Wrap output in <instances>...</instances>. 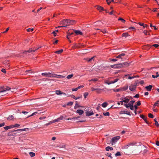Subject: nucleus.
Wrapping results in <instances>:
<instances>
[{"label":"nucleus","instance_id":"obj_1","mask_svg":"<svg viewBox=\"0 0 159 159\" xmlns=\"http://www.w3.org/2000/svg\"><path fill=\"white\" fill-rule=\"evenodd\" d=\"M43 75L45 76L46 77H52L57 78H65V76L61 75H57L53 73H42Z\"/></svg>","mask_w":159,"mask_h":159},{"label":"nucleus","instance_id":"obj_2","mask_svg":"<svg viewBox=\"0 0 159 159\" xmlns=\"http://www.w3.org/2000/svg\"><path fill=\"white\" fill-rule=\"evenodd\" d=\"M129 63L127 62L118 64L116 65H114L111 66V67L114 68H120L122 67H126L128 66Z\"/></svg>","mask_w":159,"mask_h":159},{"label":"nucleus","instance_id":"obj_3","mask_svg":"<svg viewBox=\"0 0 159 159\" xmlns=\"http://www.w3.org/2000/svg\"><path fill=\"white\" fill-rule=\"evenodd\" d=\"M60 24L62 25L63 27H66L67 26L69 25L68 19L64 20L60 22Z\"/></svg>","mask_w":159,"mask_h":159},{"label":"nucleus","instance_id":"obj_4","mask_svg":"<svg viewBox=\"0 0 159 159\" xmlns=\"http://www.w3.org/2000/svg\"><path fill=\"white\" fill-rule=\"evenodd\" d=\"M11 89L7 86H3L0 87V93L5 92L7 90H9Z\"/></svg>","mask_w":159,"mask_h":159},{"label":"nucleus","instance_id":"obj_5","mask_svg":"<svg viewBox=\"0 0 159 159\" xmlns=\"http://www.w3.org/2000/svg\"><path fill=\"white\" fill-rule=\"evenodd\" d=\"M120 137L117 136L113 137L111 139V143L113 145L114 144H115L116 142L120 139Z\"/></svg>","mask_w":159,"mask_h":159},{"label":"nucleus","instance_id":"obj_6","mask_svg":"<svg viewBox=\"0 0 159 159\" xmlns=\"http://www.w3.org/2000/svg\"><path fill=\"white\" fill-rule=\"evenodd\" d=\"M136 142H131L130 143H128L126 145H125L123 146L122 148L123 149H128L129 146L132 145L134 146L136 145Z\"/></svg>","mask_w":159,"mask_h":159},{"label":"nucleus","instance_id":"obj_7","mask_svg":"<svg viewBox=\"0 0 159 159\" xmlns=\"http://www.w3.org/2000/svg\"><path fill=\"white\" fill-rule=\"evenodd\" d=\"M36 51V50L32 49V48H30L29 50L27 51H25L23 52V53L27 54V53H30L32 52H35Z\"/></svg>","mask_w":159,"mask_h":159},{"label":"nucleus","instance_id":"obj_8","mask_svg":"<svg viewBox=\"0 0 159 159\" xmlns=\"http://www.w3.org/2000/svg\"><path fill=\"white\" fill-rule=\"evenodd\" d=\"M136 87L133 84H131L129 88V90L131 91H134L135 90Z\"/></svg>","mask_w":159,"mask_h":159},{"label":"nucleus","instance_id":"obj_9","mask_svg":"<svg viewBox=\"0 0 159 159\" xmlns=\"http://www.w3.org/2000/svg\"><path fill=\"white\" fill-rule=\"evenodd\" d=\"M129 99L128 98H124V100L123 101H120V102H121V104H123V102H124L125 103H127L129 102Z\"/></svg>","mask_w":159,"mask_h":159},{"label":"nucleus","instance_id":"obj_10","mask_svg":"<svg viewBox=\"0 0 159 159\" xmlns=\"http://www.w3.org/2000/svg\"><path fill=\"white\" fill-rule=\"evenodd\" d=\"M56 93L57 95H59L61 94H64L66 95V94L65 93L61 92L60 90H57L56 91Z\"/></svg>","mask_w":159,"mask_h":159},{"label":"nucleus","instance_id":"obj_11","mask_svg":"<svg viewBox=\"0 0 159 159\" xmlns=\"http://www.w3.org/2000/svg\"><path fill=\"white\" fill-rule=\"evenodd\" d=\"M9 61L7 60H6L5 61H4L3 63L6 66H7V68H8L9 67L10 65L9 64Z\"/></svg>","mask_w":159,"mask_h":159},{"label":"nucleus","instance_id":"obj_12","mask_svg":"<svg viewBox=\"0 0 159 159\" xmlns=\"http://www.w3.org/2000/svg\"><path fill=\"white\" fill-rule=\"evenodd\" d=\"M120 114H126L127 115L130 116L131 115L130 112L127 111H121L120 113Z\"/></svg>","mask_w":159,"mask_h":159},{"label":"nucleus","instance_id":"obj_13","mask_svg":"<svg viewBox=\"0 0 159 159\" xmlns=\"http://www.w3.org/2000/svg\"><path fill=\"white\" fill-rule=\"evenodd\" d=\"M72 48L74 49L76 48H81V47L80 46L79 44H77L75 43L74 44Z\"/></svg>","mask_w":159,"mask_h":159},{"label":"nucleus","instance_id":"obj_14","mask_svg":"<svg viewBox=\"0 0 159 159\" xmlns=\"http://www.w3.org/2000/svg\"><path fill=\"white\" fill-rule=\"evenodd\" d=\"M140 117L141 118L143 119L145 121V122L147 124H148V122L147 120V118L143 115H140Z\"/></svg>","mask_w":159,"mask_h":159},{"label":"nucleus","instance_id":"obj_15","mask_svg":"<svg viewBox=\"0 0 159 159\" xmlns=\"http://www.w3.org/2000/svg\"><path fill=\"white\" fill-rule=\"evenodd\" d=\"M74 31L77 35H78L79 34L82 35L83 34L82 32L79 30H74Z\"/></svg>","mask_w":159,"mask_h":159},{"label":"nucleus","instance_id":"obj_16","mask_svg":"<svg viewBox=\"0 0 159 159\" xmlns=\"http://www.w3.org/2000/svg\"><path fill=\"white\" fill-rule=\"evenodd\" d=\"M86 115L87 116H89L92 115H93L94 113L93 111H87L86 112Z\"/></svg>","mask_w":159,"mask_h":159},{"label":"nucleus","instance_id":"obj_17","mask_svg":"<svg viewBox=\"0 0 159 159\" xmlns=\"http://www.w3.org/2000/svg\"><path fill=\"white\" fill-rule=\"evenodd\" d=\"M96 7H97V8L98 10L99 11H102L104 10L103 8L100 6H97Z\"/></svg>","mask_w":159,"mask_h":159},{"label":"nucleus","instance_id":"obj_18","mask_svg":"<svg viewBox=\"0 0 159 159\" xmlns=\"http://www.w3.org/2000/svg\"><path fill=\"white\" fill-rule=\"evenodd\" d=\"M68 20L69 25H73L76 22L74 20H70L69 19H68Z\"/></svg>","mask_w":159,"mask_h":159},{"label":"nucleus","instance_id":"obj_19","mask_svg":"<svg viewBox=\"0 0 159 159\" xmlns=\"http://www.w3.org/2000/svg\"><path fill=\"white\" fill-rule=\"evenodd\" d=\"M76 112L78 113L80 115H81L83 114L84 112L82 110L78 109L77 110Z\"/></svg>","mask_w":159,"mask_h":159},{"label":"nucleus","instance_id":"obj_20","mask_svg":"<svg viewBox=\"0 0 159 159\" xmlns=\"http://www.w3.org/2000/svg\"><path fill=\"white\" fill-rule=\"evenodd\" d=\"M70 97L73 99H75V100H77L78 99H80V98H81L82 97V96H81L80 97H76L74 95H70Z\"/></svg>","mask_w":159,"mask_h":159},{"label":"nucleus","instance_id":"obj_21","mask_svg":"<svg viewBox=\"0 0 159 159\" xmlns=\"http://www.w3.org/2000/svg\"><path fill=\"white\" fill-rule=\"evenodd\" d=\"M152 87V85H149L148 86H147L145 87L146 89H147V90L148 91H150L151 90V89Z\"/></svg>","mask_w":159,"mask_h":159},{"label":"nucleus","instance_id":"obj_22","mask_svg":"<svg viewBox=\"0 0 159 159\" xmlns=\"http://www.w3.org/2000/svg\"><path fill=\"white\" fill-rule=\"evenodd\" d=\"M13 128V125H11L10 126H8L4 127V129H5V130H8L9 129H11L12 128Z\"/></svg>","mask_w":159,"mask_h":159},{"label":"nucleus","instance_id":"obj_23","mask_svg":"<svg viewBox=\"0 0 159 159\" xmlns=\"http://www.w3.org/2000/svg\"><path fill=\"white\" fill-rule=\"evenodd\" d=\"M150 48V46L149 45H147L143 46V49H148Z\"/></svg>","mask_w":159,"mask_h":159},{"label":"nucleus","instance_id":"obj_24","mask_svg":"<svg viewBox=\"0 0 159 159\" xmlns=\"http://www.w3.org/2000/svg\"><path fill=\"white\" fill-rule=\"evenodd\" d=\"M26 129H18L17 130H14L13 131H12V132H16V131H25Z\"/></svg>","mask_w":159,"mask_h":159},{"label":"nucleus","instance_id":"obj_25","mask_svg":"<svg viewBox=\"0 0 159 159\" xmlns=\"http://www.w3.org/2000/svg\"><path fill=\"white\" fill-rule=\"evenodd\" d=\"M63 50L61 49L55 52L54 53L57 54H59L62 53L63 52Z\"/></svg>","mask_w":159,"mask_h":159},{"label":"nucleus","instance_id":"obj_26","mask_svg":"<svg viewBox=\"0 0 159 159\" xmlns=\"http://www.w3.org/2000/svg\"><path fill=\"white\" fill-rule=\"evenodd\" d=\"M154 121L155 122V125L157 126V127H159V124L158 123L156 119L155 118L154 119Z\"/></svg>","mask_w":159,"mask_h":159},{"label":"nucleus","instance_id":"obj_27","mask_svg":"<svg viewBox=\"0 0 159 159\" xmlns=\"http://www.w3.org/2000/svg\"><path fill=\"white\" fill-rule=\"evenodd\" d=\"M108 103L107 102H104L102 104V106L103 107H106Z\"/></svg>","mask_w":159,"mask_h":159},{"label":"nucleus","instance_id":"obj_28","mask_svg":"<svg viewBox=\"0 0 159 159\" xmlns=\"http://www.w3.org/2000/svg\"><path fill=\"white\" fill-rule=\"evenodd\" d=\"M129 36L128 33H123L122 35V37H127Z\"/></svg>","mask_w":159,"mask_h":159},{"label":"nucleus","instance_id":"obj_29","mask_svg":"<svg viewBox=\"0 0 159 159\" xmlns=\"http://www.w3.org/2000/svg\"><path fill=\"white\" fill-rule=\"evenodd\" d=\"M116 58H119V59H122V60H123V59H125V58L124 57H122L120 55V54L118 55L117 56H116Z\"/></svg>","mask_w":159,"mask_h":159},{"label":"nucleus","instance_id":"obj_30","mask_svg":"<svg viewBox=\"0 0 159 159\" xmlns=\"http://www.w3.org/2000/svg\"><path fill=\"white\" fill-rule=\"evenodd\" d=\"M158 104H159V100L157 101L153 105V107H155L156 106H158Z\"/></svg>","mask_w":159,"mask_h":159},{"label":"nucleus","instance_id":"obj_31","mask_svg":"<svg viewBox=\"0 0 159 159\" xmlns=\"http://www.w3.org/2000/svg\"><path fill=\"white\" fill-rule=\"evenodd\" d=\"M105 155L107 156H108V157H110V158H111V159H112V157L111 156V153H107L105 154Z\"/></svg>","mask_w":159,"mask_h":159},{"label":"nucleus","instance_id":"obj_32","mask_svg":"<svg viewBox=\"0 0 159 159\" xmlns=\"http://www.w3.org/2000/svg\"><path fill=\"white\" fill-rule=\"evenodd\" d=\"M96 92H97V93H100V91L101 90H103V89H98V88H97V89H96Z\"/></svg>","mask_w":159,"mask_h":159},{"label":"nucleus","instance_id":"obj_33","mask_svg":"<svg viewBox=\"0 0 159 159\" xmlns=\"http://www.w3.org/2000/svg\"><path fill=\"white\" fill-rule=\"evenodd\" d=\"M29 154L30 156L31 157H33L35 155V153L32 152H30L29 153Z\"/></svg>","mask_w":159,"mask_h":159},{"label":"nucleus","instance_id":"obj_34","mask_svg":"<svg viewBox=\"0 0 159 159\" xmlns=\"http://www.w3.org/2000/svg\"><path fill=\"white\" fill-rule=\"evenodd\" d=\"M139 24L140 26H143V27H148V26L146 25H145L143 23H141L139 22L138 23Z\"/></svg>","mask_w":159,"mask_h":159},{"label":"nucleus","instance_id":"obj_35","mask_svg":"<svg viewBox=\"0 0 159 159\" xmlns=\"http://www.w3.org/2000/svg\"><path fill=\"white\" fill-rule=\"evenodd\" d=\"M37 112H35L33 113L31 115H30V116H28L26 118H29V117H30V116H33L34 115H35L37 114Z\"/></svg>","mask_w":159,"mask_h":159},{"label":"nucleus","instance_id":"obj_36","mask_svg":"<svg viewBox=\"0 0 159 159\" xmlns=\"http://www.w3.org/2000/svg\"><path fill=\"white\" fill-rule=\"evenodd\" d=\"M13 116H9V117L7 118V119L9 120H13Z\"/></svg>","mask_w":159,"mask_h":159},{"label":"nucleus","instance_id":"obj_37","mask_svg":"<svg viewBox=\"0 0 159 159\" xmlns=\"http://www.w3.org/2000/svg\"><path fill=\"white\" fill-rule=\"evenodd\" d=\"M73 76V74H72L68 75L67 76L66 78L68 79H70Z\"/></svg>","mask_w":159,"mask_h":159},{"label":"nucleus","instance_id":"obj_38","mask_svg":"<svg viewBox=\"0 0 159 159\" xmlns=\"http://www.w3.org/2000/svg\"><path fill=\"white\" fill-rule=\"evenodd\" d=\"M130 103H129L128 104H124V106L126 108L129 107L130 106Z\"/></svg>","mask_w":159,"mask_h":159},{"label":"nucleus","instance_id":"obj_39","mask_svg":"<svg viewBox=\"0 0 159 159\" xmlns=\"http://www.w3.org/2000/svg\"><path fill=\"white\" fill-rule=\"evenodd\" d=\"M28 72L29 73H34V72L32 70H26L25 71V72Z\"/></svg>","mask_w":159,"mask_h":159},{"label":"nucleus","instance_id":"obj_40","mask_svg":"<svg viewBox=\"0 0 159 159\" xmlns=\"http://www.w3.org/2000/svg\"><path fill=\"white\" fill-rule=\"evenodd\" d=\"M103 115L105 116H108L110 115V114L109 112H107L106 113H103Z\"/></svg>","mask_w":159,"mask_h":159},{"label":"nucleus","instance_id":"obj_41","mask_svg":"<svg viewBox=\"0 0 159 159\" xmlns=\"http://www.w3.org/2000/svg\"><path fill=\"white\" fill-rule=\"evenodd\" d=\"M118 20H121L122 22L123 23H125V20L121 18H119L118 19Z\"/></svg>","mask_w":159,"mask_h":159},{"label":"nucleus","instance_id":"obj_42","mask_svg":"<svg viewBox=\"0 0 159 159\" xmlns=\"http://www.w3.org/2000/svg\"><path fill=\"white\" fill-rule=\"evenodd\" d=\"M121 155L120 153L119 152H117L115 154V155L116 157L118 156H121Z\"/></svg>","mask_w":159,"mask_h":159},{"label":"nucleus","instance_id":"obj_43","mask_svg":"<svg viewBox=\"0 0 159 159\" xmlns=\"http://www.w3.org/2000/svg\"><path fill=\"white\" fill-rule=\"evenodd\" d=\"M101 31L103 33H107V31L105 29H104L103 30H101Z\"/></svg>","mask_w":159,"mask_h":159},{"label":"nucleus","instance_id":"obj_44","mask_svg":"<svg viewBox=\"0 0 159 159\" xmlns=\"http://www.w3.org/2000/svg\"><path fill=\"white\" fill-rule=\"evenodd\" d=\"M98 80V79H97L96 78H95V79H92L90 80H89V81H97Z\"/></svg>","mask_w":159,"mask_h":159},{"label":"nucleus","instance_id":"obj_45","mask_svg":"<svg viewBox=\"0 0 159 159\" xmlns=\"http://www.w3.org/2000/svg\"><path fill=\"white\" fill-rule=\"evenodd\" d=\"M26 30L28 32H30V31H33V30H34V29L32 28V29H30V28H29V29H28Z\"/></svg>","mask_w":159,"mask_h":159},{"label":"nucleus","instance_id":"obj_46","mask_svg":"<svg viewBox=\"0 0 159 159\" xmlns=\"http://www.w3.org/2000/svg\"><path fill=\"white\" fill-rule=\"evenodd\" d=\"M73 102H68L67 104V106H72L73 104Z\"/></svg>","mask_w":159,"mask_h":159},{"label":"nucleus","instance_id":"obj_47","mask_svg":"<svg viewBox=\"0 0 159 159\" xmlns=\"http://www.w3.org/2000/svg\"><path fill=\"white\" fill-rule=\"evenodd\" d=\"M88 95V93L87 92H85L84 93V97L85 98H86Z\"/></svg>","mask_w":159,"mask_h":159},{"label":"nucleus","instance_id":"obj_48","mask_svg":"<svg viewBox=\"0 0 159 159\" xmlns=\"http://www.w3.org/2000/svg\"><path fill=\"white\" fill-rule=\"evenodd\" d=\"M139 84V81H136L135 82L134 85V86H135V87H136V86Z\"/></svg>","mask_w":159,"mask_h":159},{"label":"nucleus","instance_id":"obj_49","mask_svg":"<svg viewBox=\"0 0 159 159\" xmlns=\"http://www.w3.org/2000/svg\"><path fill=\"white\" fill-rule=\"evenodd\" d=\"M59 121H60V120H59L58 118L57 119H55V120H53L52 121L53 123H55V122H58Z\"/></svg>","mask_w":159,"mask_h":159},{"label":"nucleus","instance_id":"obj_50","mask_svg":"<svg viewBox=\"0 0 159 159\" xmlns=\"http://www.w3.org/2000/svg\"><path fill=\"white\" fill-rule=\"evenodd\" d=\"M148 117L150 118H153L154 117V116L152 114L149 113L148 114Z\"/></svg>","mask_w":159,"mask_h":159},{"label":"nucleus","instance_id":"obj_51","mask_svg":"<svg viewBox=\"0 0 159 159\" xmlns=\"http://www.w3.org/2000/svg\"><path fill=\"white\" fill-rule=\"evenodd\" d=\"M95 23H96L98 25H101V24H102V22L100 21H98V22H96Z\"/></svg>","mask_w":159,"mask_h":159},{"label":"nucleus","instance_id":"obj_52","mask_svg":"<svg viewBox=\"0 0 159 159\" xmlns=\"http://www.w3.org/2000/svg\"><path fill=\"white\" fill-rule=\"evenodd\" d=\"M135 101L134 100L131 101L129 103H130V105H133V104L135 102Z\"/></svg>","mask_w":159,"mask_h":159},{"label":"nucleus","instance_id":"obj_53","mask_svg":"<svg viewBox=\"0 0 159 159\" xmlns=\"http://www.w3.org/2000/svg\"><path fill=\"white\" fill-rule=\"evenodd\" d=\"M152 46H154L155 47L157 48L159 46V45L158 44H154L152 45Z\"/></svg>","mask_w":159,"mask_h":159},{"label":"nucleus","instance_id":"obj_54","mask_svg":"<svg viewBox=\"0 0 159 159\" xmlns=\"http://www.w3.org/2000/svg\"><path fill=\"white\" fill-rule=\"evenodd\" d=\"M94 57H91V58H90L89 60H88V61H92L93 60H94Z\"/></svg>","mask_w":159,"mask_h":159},{"label":"nucleus","instance_id":"obj_55","mask_svg":"<svg viewBox=\"0 0 159 159\" xmlns=\"http://www.w3.org/2000/svg\"><path fill=\"white\" fill-rule=\"evenodd\" d=\"M129 108L131 110H133L134 108V107L133 105H131L129 107Z\"/></svg>","mask_w":159,"mask_h":159},{"label":"nucleus","instance_id":"obj_56","mask_svg":"<svg viewBox=\"0 0 159 159\" xmlns=\"http://www.w3.org/2000/svg\"><path fill=\"white\" fill-rule=\"evenodd\" d=\"M59 120H61L64 119V117L63 116H61L59 117L58 118Z\"/></svg>","mask_w":159,"mask_h":159},{"label":"nucleus","instance_id":"obj_57","mask_svg":"<svg viewBox=\"0 0 159 159\" xmlns=\"http://www.w3.org/2000/svg\"><path fill=\"white\" fill-rule=\"evenodd\" d=\"M13 128L15 127H17L18 126H20V125L18 124H15V125H13Z\"/></svg>","mask_w":159,"mask_h":159},{"label":"nucleus","instance_id":"obj_58","mask_svg":"<svg viewBox=\"0 0 159 159\" xmlns=\"http://www.w3.org/2000/svg\"><path fill=\"white\" fill-rule=\"evenodd\" d=\"M140 105H141L140 101H139L137 102L136 105H137V106H139Z\"/></svg>","mask_w":159,"mask_h":159},{"label":"nucleus","instance_id":"obj_59","mask_svg":"<svg viewBox=\"0 0 159 159\" xmlns=\"http://www.w3.org/2000/svg\"><path fill=\"white\" fill-rule=\"evenodd\" d=\"M110 61H117V59H110Z\"/></svg>","mask_w":159,"mask_h":159},{"label":"nucleus","instance_id":"obj_60","mask_svg":"<svg viewBox=\"0 0 159 159\" xmlns=\"http://www.w3.org/2000/svg\"><path fill=\"white\" fill-rule=\"evenodd\" d=\"M53 122H52V121H50L49 122L46 124H45V125L47 126H48L50 125Z\"/></svg>","mask_w":159,"mask_h":159},{"label":"nucleus","instance_id":"obj_61","mask_svg":"<svg viewBox=\"0 0 159 159\" xmlns=\"http://www.w3.org/2000/svg\"><path fill=\"white\" fill-rule=\"evenodd\" d=\"M106 1L108 4L109 5L110 3L111 2L110 0H106Z\"/></svg>","mask_w":159,"mask_h":159},{"label":"nucleus","instance_id":"obj_62","mask_svg":"<svg viewBox=\"0 0 159 159\" xmlns=\"http://www.w3.org/2000/svg\"><path fill=\"white\" fill-rule=\"evenodd\" d=\"M74 34V32H71L70 33V32H69L67 34L68 35L70 36Z\"/></svg>","mask_w":159,"mask_h":159},{"label":"nucleus","instance_id":"obj_63","mask_svg":"<svg viewBox=\"0 0 159 159\" xmlns=\"http://www.w3.org/2000/svg\"><path fill=\"white\" fill-rule=\"evenodd\" d=\"M5 124L4 122L0 124V127L4 126L5 125Z\"/></svg>","mask_w":159,"mask_h":159},{"label":"nucleus","instance_id":"obj_64","mask_svg":"<svg viewBox=\"0 0 159 159\" xmlns=\"http://www.w3.org/2000/svg\"><path fill=\"white\" fill-rule=\"evenodd\" d=\"M110 147L109 146H108V147H107L106 148H105V149L107 151H109V150H110Z\"/></svg>","mask_w":159,"mask_h":159}]
</instances>
